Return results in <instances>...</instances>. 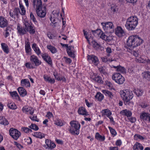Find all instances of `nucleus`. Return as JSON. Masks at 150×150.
Instances as JSON below:
<instances>
[{
  "label": "nucleus",
  "instance_id": "nucleus-1",
  "mask_svg": "<svg viewBox=\"0 0 150 150\" xmlns=\"http://www.w3.org/2000/svg\"><path fill=\"white\" fill-rule=\"evenodd\" d=\"M23 26H20L19 24L17 25L18 33L20 35H24L28 32L30 34H34L35 33V29L34 26L29 23L26 19H25L23 22Z\"/></svg>",
  "mask_w": 150,
  "mask_h": 150
},
{
  "label": "nucleus",
  "instance_id": "nucleus-2",
  "mask_svg": "<svg viewBox=\"0 0 150 150\" xmlns=\"http://www.w3.org/2000/svg\"><path fill=\"white\" fill-rule=\"evenodd\" d=\"M143 42V40L138 35H131L128 38L127 41L128 48L130 51L133 48L140 45Z\"/></svg>",
  "mask_w": 150,
  "mask_h": 150
},
{
  "label": "nucleus",
  "instance_id": "nucleus-3",
  "mask_svg": "<svg viewBox=\"0 0 150 150\" xmlns=\"http://www.w3.org/2000/svg\"><path fill=\"white\" fill-rule=\"evenodd\" d=\"M120 94L125 105H130L133 104V102L130 101L133 97V94L132 91L126 90L121 91H120Z\"/></svg>",
  "mask_w": 150,
  "mask_h": 150
},
{
  "label": "nucleus",
  "instance_id": "nucleus-4",
  "mask_svg": "<svg viewBox=\"0 0 150 150\" xmlns=\"http://www.w3.org/2000/svg\"><path fill=\"white\" fill-rule=\"evenodd\" d=\"M138 18L136 16L130 17L127 20L125 24V27L128 30H134L138 24Z\"/></svg>",
  "mask_w": 150,
  "mask_h": 150
},
{
  "label": "nucleus",
  "instance_id": "nucleus-5",
  "mask_svg": "<svg viewBox=\"0 0 150 150\" xmlns=\"http://www.w3.org/2000/svg\"><path fill=\"white\" fill-rule=\"evenodd\" d=\"M71 126L69 131L73 135H78L79 133L80 124L78 122L71 121L70 123Z\"/></svg>",
  "mask_w": 150,
  "mask_h": 150
},
{
  "label": "nucleus",
  "instance_id": "nucleus-6",
  "mask_svg": "<svg viewBox=\"0 0 150 150\" xmlns=\"http://www.w3.org/2000/svg\"><path fill=\"white\" fill-rule=\"evenodd\" d=\"M91 32L95 35H100V38L107 42H110L113 39L112 36L105 35V33L103 32L100 29L92 30Z\"/></svg>",
  "mask_w": 150,
  "mask_h": 150
},
{
  "label": "nucleus",
  "instance_id": "nucleus-7",
  "mask_svg": "<svg viewBox=\"0 0 150 150\" xmlns=\"http://www.w3.org/2000/svg\"><path fill=\"white\" fill-rule=\"evenodd\" d=\"M103 29L105 32L107 33H111L113 32L114 26L112 23L108 22L106 23H101Z\"/></svg>",
  "mask_w": 150,
  "mask_h": 150
},
{
  "label": "nucleus",
  "instance_id": "nucleus-8",
  "mask_svg": "<svg viewBox=\"0 0 150 150\" xmlns=\"http://www.w3.org/2000/svg\"><path fill=\"white\" fill-rule=\"evenodd\" d=\"M112 79L119 84L123 83L125 81L124 78L119 73H115L112 76Z\"/></svg>",
  "mask_w": 150,
  "mask_h": 150
},
{
  "label": "nucleus",
  "instance_id": "nucleus-9",
  "mask_svg": "<svg viewBox=\"0 0 150 150\" xmlns=\"http://www.w3.org/2000/svg\"><path fill=\"white\" fill-rule=\"evenodd\" d=\"M9 134L14 139L17 140L21 135V133L16 129L11 128L9 130Z\"/></svg>",
  "mask_w": 150,
  "mask_h": 150
},
{
  "label": "nucleus",
  "instance_id": "nucleus-10",
  "mask_svg": "<svg viewBox=\"0 0 150 150\" xmlns=\"http://www.w3.org/2000/svg\"><path fill=\"white\" fill-rule=\"evenodd\" d=\"M88 62L93 64L94 65L97 66L99 63V60L95 56L90 55H88Z\"/></svg>",
  "mask_w": 150,
  "mask_h": 150
},
{
  "label": "nucleus",
  "instance_id": "nucleus-11",
  "mask_svg": "<svg viewBox=\"0 0 150 150\" xmlns=\"http://www.w3.org/2000/svg\"><path fill=\"white\" fill-rule=\"evenodd\" d=\"M30 60L33 64L37 67L39 66L42 64L41 61L40 60L38 57L35 55H33L30 56Z\"/></svg>",
  "mask_w": 150,
  "mask_h": 150
},
{
  "label": "nucleus",
  "instance_id": "nucleus-12",
  "mask_svg": "<svg viewBox=\"0 0 150 150\" xmlns=\"http://www.w3.org/2000/svg\"><path fill=\"white\" fill-rule=\"evenodd\" d=\"M46 7L45 6H42L40 8L37 9L36 11L38 16L41 18H44L46 14Z\"/></svg>",
  "mask_w": 150,
  "mask_h": 150
},
{
  "label": "nucleus",
  "instance_id": "nucleus-13",
  "mask_svg": "<svg viewBox=\"0 0 150 150\" xmlns=\"http://www.w3.org/2000/svg\"><path fill=\"white\" fill-rule=\"evenodd\" d=\"M136 61L139 62L145 63L147 64H150V59L145 56H142L136 58Z\"/></svg>",
  "mask_w": 150,
  "mask_h": 150
},
{
  "label": "nucleus",
  "instance_id": "nucleus-14",
  "mask_svg": "<svg viewBox=\"0 0 150 150\" xmlns=\"http://www.w3.org/2000/svg\"><path fill=\"white\" fill-rule=\"evenodd\" d=\"M115 34L118 37H121L125 35V33L120 26H117L115 29Z\"/></svg>",
  "mask_w": 150,
  "mask_h": 150
},
{
  "label": "nucleus",
  "instance_id": "nucleus-15",
  "mask_svg": "<svg viewBox=\"0 0 150 150\" xmlns=\"http://www.w3.org/2000/svg\"><path fill=\"white\" fill-rule=\"evenodd\" d=\"M111 67L114 68L116 70V71L119 73H120L122 74H125L126 73L127 70L124 67L121 66L120 65L117 66L112 65Z\"/></svg>",
  "mask_w": 150,
  "mask_h": 150
},
{
  "label": "nucleus",
  "instance_id": "nucleus-16",
  "mask_svg": "<svg viewBox=\"0 0 150 150\" xmlns=\"http://www.w3.org/2000/svg\"><path fill=\"white\" fill-rule=\"evenodd\" d=\"M42 57L44 60L50 65H52V60L48 54L44 53L42 54Z\"/></svg>",
  "mask_w": 150,
  "mask_h": 150
},
{
  "label": "nucleus",
  "instance_id": "nucleus-17",
  "mask_svg": "<svg viewBox=\"0 0 150 150\" xmlns=\"http://www.w3.org/2000/svg\"><path fill=\"white\" fill-rule=\"evenodd\" d=\"M8 25V22L7 20L4 17L0 16V27L4 28L7 27Z\"/></svg>",
  "mask_w": 150,
  "mask_h": 150
},
{
  "label": "nucleus",
  "instance_id": "nucleus-18",
  "mask_svg": "<svg viewBox=\"0 0 150 150\" xmlns=\"http://www.w3.org/2000/svg\"><path fill=\"white\" fill-rule=\"evenodd\" d=\"M45 143L47 146V148L49 149L50 150H52L56 147V145L55 144L49 139L45 140Z\"/></svg>",
  "mask_w": 150,
  "mask_h": 150
},
{
  "label": "nucleus",
  "instance_id": "nucleus-19",
  "mask_svg": "<svg viewBox=\"0 0 150 150\" xmlns=\"http://www.w3.org/2000/svg\"><path fill=\"white\" fill-rule=\"evenodd\" d=\"M33 7L36 10L42 7L41 0H33Z\"/></svg>",
  "mask_w": 150,
  "mask_h": 150
},
{
  "label": "nucleus",
  "instance_id": "nucleus-20",
  "mask_svg": "<svg viewBox=\"0 0 150 150\" xmlns=\"http://www.w3.org/2000/svg\"><path fill=\"white\" fill-rule=\"evenodd\" d=\"M32 47L36 54L38 57H40V55H42V54L43 53H41L40 49L37 45L36 43H33L32 45Z\"/></svg>",
  "mask_w": 150,
  "mask_h": 150
},
{
  "label": "nucleus",
  "instance_id": "nucleus-21",
  "mask_svg": "<svg viewBox=\"0 0 150 150\" xmlns=\"http://www.w3.org/2000/svg\"><path fill=\"white\" fill-rule=\"evenodd\" d=\"M120 114L122 115L126 116L128 118L130 117L132 115V112L127 109L122 110L120 112Z\"/></svg>",
  "mask_w": 150,
  "mask_h": 150
},
{
  "label": "nucleus",
  "instance_id": "nucleus-22",
  "mask_svg": "<svg viewBox=\"0 0 150 150\" xmlns=\"http://www.w3.org/2000/svg\"><path fill=\"white\" fill-rule=\"evenodd\" d=\"M59 15H57V13H55L54 15H52L50 18V20L53 25H52L53 27H55L57 23V17Z\"/></svg>",
  "mask_w": 150,
  "mask_h": 150
},
{
  "label": "nucleus",
  "instance_id": "nucleus-23",
  "mask_svg": "<svg viewBox=\"0 0 150 150\" xmlns=\"http://www.w3.org/2000/svg\"><path fill=\"white\" fill-rule=\"evenodd\" d=\"M78 112L79 115L87 116L89 115L86 109L83 107H80L79 108Z\"/></svg>",
  "mask_w": 150,
  "mask_h": 150
},
{
  "label": "nucleus",
  "instance_id": "nucleus-24",
  "mask_svg": "<svg viewBox=\"0 0 150 150\" xmlns=\"http://www.w3.org/2000/svg\"><path fill=\"white\" fill-rule=\"evenodd\" d=\"M21 85L22 86L30 87V82L28 79H22L21 81Z\"/></svg>",
  "mask_w": 150,
  "mask_h": 150
},
{
  "label": "nucleus",
  "instance_id": "nucleus-25",
  "mask_svg": "<svg viewBox=\"0 0 150 150\" xmlns=\"http://www.w3.org/2000/svg\"><path fill=\"white\" fill-rule=\"evenodd\" d=\"M101 113L102 117L106 116L108 117L110 115H111L112 114L111 112L108 109L102 110Z\"/></svg>",
  "mask_w": 150,
  "mask_h": 150
},
{
  "label": "nucleus",
  "instance_id": "nucleus-26",
  "mask_svg": "<svg viewBox=\"0 0 150 150\" xmlns=\"http://www.w3.org/2000/svg\"><path fill=\"white\" fill-rule=\"evenodd\" d=\"M101 59L103 62L107 63H108L114 60V59L112 58V56H108L107 55L104 57H102Z\"/></svg>",
  "mask_w": 150,
  "mask_h": 150
},
{
  "label": "nucleus",
  "instance_id": "nucleus-27",
  "mask_svg": "<svg viewBox=\"0 0 150 150\" xmlns=\"http://www.w3.org/2000/svg\"><path fill=\"white\" fill-rule=\"evenodd\" d=\"M43 78L44 80L46 82H48L49 83H54L55 82L54 79L51 78L50 76H48V75L46 74L43 75Z\"/></svg>",
  "mask_w": 150,
  "mask_h": 150
},
{
  "label": "nucleus",
  "instance_id": "nucleus-28",
  "mask_svg": "<svg viewBox=\"0 0 150 150\" xmlns=\"http://www.w3.org/2000/svg\"><path fill=\"white\" fill-rule=\"evenodd\" d=\"M17 90L20 95L23 97L25 96L27 94L26 90L23 87H19Z\"/></svg>",
  "mask_w": 150,
  "mask_h": 150
},
{
  "label": "nucleus",
  "instance_id": "nucleus-29",
  "mask_svg": "<svg viewBox=\"0 0 150 150\" xmlns=\"http://www.w3.org/2000/svg\"><path fill=\"white\" fill-rule=\"evenodd\" d=\"M54 124L57 126L61 127L65 125V122L64 120L57 118L54 121Z\"/></svg>",
  "mask_w": 150,
  "mask_h": 150
},
{
  "label": "nucleus",
  "instance_id": "nucleus-30",
  "mask_svg": "<svg viewBox=\"0 0 150 150\" xmlns=\"http://www.w3.org/2000/svg\"><path fill=\"white\" fill-rule=\"evenodd\" d=\"M25 50L26 53L29 54L31 50L30 42L28 41V42L25 41Z\"/></svg>",
  "mask_w": 150,
  "mask_h": 150
},
{
  "label": "nucleus",
  "instance_id": "nucleus-31",
  "mask_svg": "<svg viewBox=\"0 0 150 150\" xmlns=\"http://www.w3.org/2000/svg\"><path fill=\"white\" fill-rule=\"evenodd\" d=\"M102 93H104L105 96H108L109 98L112 99L113 97V95L112 92L108 90L105 89L102 91Z\"/></svg>",
  "mask_w": 150,
  "mask_h": 150
},
{
  "label": "nucleus",
  "instance_id": "nucleus-32",
  "mask_svg": "<svg viewBox=\"0 0 150 150\" xmlns=\"http://www.w3.org/2000/svg\"><path fill=\"white\" fill-rule=\"evenodd\" d=\"M133 149L134 150H138L139 149H140V150H143L144 147L142 144L137 142L133 146Z\"/></svg>",
  "mask_w": 150,
  "mask_h": 150
},
{
  "label": "nucleus",
  "instance_id": "nucleus-33",
  "mask_svg": "<svg viewBox=\"0 0 150 150\" xmlns=\"http://www.w3.org/2000/svg\"><path fill=\"white\" fill-rule=\"evenodd\" d=\"M47 48L52 54L56 53L57 52V50L55 47L51 45H47Z\"/></svg>",
  "mask_w": 150,
  "mask_h": 150
},
{
  "label": "nucleus",
  "instance_id": "nucleus-34",
  "mask_svg": "<svg viewBox=\"0 0 150 150\" xmlns=\"http://www.w3.org/2000/svg\"><path fill=\"white\" fill-rule=\"evenodd\" d=\"M142 76L143 78H145L147 80L150 81V72L147 71L144 72L142 74Z\"/></svg>",
  "mask_w": 150,
  "mask_h": 150
},
{
  "label": "nucleus",
  "instance_id": "nucleus-35",
  "mask_svg": "<svg viewBox=\"0 0 150 150\" xmlns=\"http://www.w3.org/2000/svg\"><path fill=\"white\" fill-rule=\"evenodd\" d=\"M92 80L95 82L99 83H103V82L102 78L100 76L97 75H96L93 78Z\"/></svg>",
  "mask_w": 150,
  "mask_h": 150
},
{
  "label": "nucleus",
  "instance_id": "nucleus-36",
  "mask_svg": "<svg viewBox=\"0 0 150 150\" xmlns=\"http://www.w3.org/2000/svg\"><path fill=\"white\" fill-rule=\"evenodd\" d=\"M150 115L149 113H142L140 116V118L143 120H148Z\"/></svg>",
  "mask_w": 150,
  "mask_h": 150
},
{
  "label": "nucleus",
  "instance_id": "nucleus-37",
  "mask_svg": "<svg viewBox=\"0 0 150 150\" xmlns=\"http://www.w3.org/2000/svg\"><path fill=\"white\" fill-rule=\"evenodd\" d=\"M1 48L4 52L6 54H8L9 52L8 47L5 43H2L1 44Z\"/></svg>",
  "mask_w": 150,
  "mask_h": 150
},
{
  "label": "nucleus",
  "instance_id": "nucleus-38",
  "mask_svg": "<svg viewBox=\"0 0 150 150\" xmlns=\"http://www.w3.org/2000/svg\"><path fill=\"white\" fill-rule=\"evenodd\" d=\"M9 93L11 96L13 98L18 100L19 101L21 100V99L19 97L16 91L10 92Z\"/></svg>",
  "mask_w": 150,
  "mask_h": 150
},
{
  "label": "nucleus",
  "instance_id": "nucleus-39",
  "mask_svg": "<svg viewBox=\"0 0 150 150\" xmlns=\"http://www.w3.org/2000/svg\"><path fill=\"white\" fill-rule=\"evenodd\" d=\"M0 124L4 125H8L9 123L8 120L4 116L0 117Z\"/></svg>",
  "mask_w": 150,
  "mask_h": 150
},
{
  "label": "nucleus",
  "instance_id": "nucleus-40",
  "mask_svg": "<svg viewBox=\"0 0 150 150\" xmlns=\"http://www.w3.org/2000/svg\"><path fill=\"white\" fill-rule=\"evenodd\" d=\"M33 135L35 137L40 139H42L45 136V134L41 132H34Z\"/></svg>",
  "mask_w": 150,
  "mask_h": 150
},
{
  "label": "nucleus",
  "instance_id": "nucleus-41",
  "mask_svg": "<svg viewBox=\"0 0 150 150\" xmlns=\"http://www.w3.org/2000/svg\"><path fill=\"white\" fill-rule=\"evenodd\" d=\"M133 91L134 93L138 97L141 96L143 93V91L141 89H135Z\"/></svg>",
  "mask_w": 150,
  "mask_h": 150
},
{
  "label": "nucleus",
  "instance_id": "nucleus-42",
  "mask_svg": "<svg viewBox=\"0 0 150 150\" xmlns=\"http://www.w3.org/2000/svg\"><path fill=\"white\" fill-rule=\"evenodd\" d=\"M95 98L99 101H101L104 98V96L100 92H98L95 96Z\"/></svg>",
  "mask_w": 150,
  "mask_h": 150
},
{
  "label": "nucleus",
  "instance_id": "nucleus-43",
  "mask_svg": "<svg viewBox=\"0 0 150 150\" xmlns=\"http://www.w3.org/2000/svg\"><path fill=\"white\" fill-rule=\"evenodd\" d=\"M95 137L96 139L100 141H104L105 139V136L101 135L98 132L96 133Z\"/></svg>",
  "mask_w": 150,
  "mask_h": 150
},
{
  "label": "nucleus",
  "instance_id": "nucleus-44",
  "mask_svg": "<svg viewBox=\"0 0 150 150\" xmlns=\"http://www.w3.org/2000/svg\"><path fill=\"white\" fill-rule=\"evenodd\" d=\"M11 28L10 27H6L5 29L6 33L4 34V36L5 38H6L8 36L10 35V33H11Z\"/></svg>",
  "mask_w": 150,
  "mask_h": 150
},
{
  "label": "nucleus",
  "instance_id": "nucleus-45",
  "mask_svg": "<svg viewBox=\"0 0 150 150\" xmlns=\"http://www.w3.org/2000/svg\"><path fill=\"white\" fill-rule=\"evenodd\" d=\"M8 107L12 110H15L17 108V107L14 103H8L7 105Z\"/></svg>",
  "mask_w": 150,
  "mask_h": 150
},
{
  "label": "nucleus",
  "instance_id": "nucleus-46",
  "mask_svg": "<svg viewBox=\"0 0 150 150\" xmlns=\"http://www.w3.org/2000/svg\"><path fill=\"white\" fill-rule=\"evenodd\" d=\"M20 7L21 10V12H20V13L22 15H24L25 14V11L24 6H23L22 4H21L19 3Z\"/></svg>",
  "mask_w": 150,
  "mask_h": 150
},
{
  "label": "nucleus",
  "instance_id": "nucleus-47",
  "mask_svg": "<svg viewBox=\"0 0 150 150\" xmlns=\"http://www.w3.org/2000/svg\"><path fill=\"white\" fill-rule=\"evenodd\" d=\"M134 139L135 140H137L138 139H140L141 140H144V138L142 136L139 134H136L134 136Z\"/></svg>",
  "mask_w": 150,
  "mask_h": 150
},
{
  "label": "nucleus",
  "instance_id": "nucleus-48",
  "mask_svg": "<svg viewBox=\"0 0 150 150\" xmlns=\"http://www.w3.org/2000/svg\"><path fill=\"white\" fill-rule=\"evenodd\" d=\"M111 134L113 137L117 135V132L115 129L110 126L108 127Z\"/></svg>",
  "mask_w": 150,
  "mask_h": 150
},
{
  "label": "nucleus",
  "instance_id": "nucleus-49",
  "mask_svg": "<svg viewBox=\"0 0 150 150\" xmlns=\"http://www.w3.org/2000/svg\"><path fill=\"white\" fill-rule=\"evenodd\" d=\"M30 16L31 20L35 24H36L37 23V21L33 13H31Z\"/></svg>",
  "mask_w": 150,
  "mask_h": 150
},
{
  "label": "nucleus",
  "instance_id": "nucleus-50",
  "mask_svg": "<svg viewBox=\"0 0 150 150\" xmlns=\"http://www.w3.org/2000/svg\"><path fill=\"white\" fill-rule=\"evenodd\" d=\"M106 55L107 56L110 57L112 56V50L111 48L109 47H107L106 48Z\"/></svg>",
  "mask_w": 150,
  "mask_h": 150
},
{
  "label": "nucleus",
  "instance_id": "nucleus-51",
  "mask_svg": "<svg viewBox=\"0 0 150 150\" xmlns=\"http://www.w3.org/2000/svg\"><path fill=\"white\" fill-rule=\"evenodd\" d=\"M67 52L68 55L70 57L74 58L75 57V54L74 53L71 51L70 49H67Z\"/></svg>",
  "mask_w": 150,
  "mask_h": 150
},
{
  "label": "nucleus",
  "instance_id": "nucleus-52",
  "mask_svg": "<svg viewBox=\"0 0 150 150\" xmlns=\"http://www.w3.org/2000/svg\"><path fill=\"white\" fill-rule=\"evenodd\" d=\"M29 127L30 129L36 131L37 130L39 129L38 127L34 124H32Z\"/></svg>",
  "mask_w": 150,
  "mask_h": 150
},
{
  "label": "nucleus",
  "instance_id": "nucleus-53",
  "mask_svg": "<svg viewBox=\"0 0 150 150\" xmlns=\"http://www.w3.org/2000/svg\"><path fill=\"white\" fill-rule=\"evenodd\" d=\"M22 130L23 131L26 133L31 132H32V130L31 129L28 127H23L22 128Z\"/></svg>",
  "mask_w": 150,
  "mask_h": 150
},
{
  "label": "nucleus",
  "instance_id": "nucleus-54",
  "mask_svg": "<svg viewBox=\"0 0 150 150\" xmlns=\"http://www.w3.org/2000/svg\"><path fill=\"white\" fill-rule=\"evenodd\" d=\"M98 70L102 74L104 75L106 74V71L105 68L103 67H101L98 69Z\"/></svg>",
  "mask_w": 150,
  "mask_h": 150
},
{
  "label": "nucleus",
  "instance_id": "nucleus-55",
  "mask_svg": "<svg viewBox=\"0 0 150 150\" xmlns=\"http://www.w3.org/2000/svg\"><path fill=\"white\" fill-rule=\"evenodd\" d=\"M25 66L27 68L30 69H33L34 67L32 66L31 64L29 62H26L25 63Z\"/></svg>",
  "mask_w": 150,
  "mask_h": 150
},
{
  "label": "nucleus",
  "instance_id": "nucleus-56",
  "mask_svg": "<svg viewBox=\"0 0 150 150\" xmlns=\"http://www.w3.org/2000/svg\"><path fill=\"white\" fill-rule=\"evenodd\" d=\"M13 12L15 16L16 15V16H18L19 12L20 13V9L18 8H15L14 9Z\"/></svg>",
  "mask_w": 150,
  "mask_h": 150
},
{
  "label": "nucleus",
  "instance_id": "nucleus-57",
  "mask_svg": "<svg viewBox=\"0 0 150 150\" xmlns=\"http://www.w3.org/2000/svg\"><path fill=\"white\" fill-rule=\"evenodd\" d=\"M127 2H128L129 3H130L133 4V5H134L136 3L137 0H125Z\"/></svg>",
  "mask_w": 150,
  "mask_h": 150
},
{
  "label": "nucleus",
  "instance_id": "nucleus-58",
  "mask_svg": "<svg viewBox=\"0 0 150 150\" xmlns=\"http://www.w3.org/2000/svg\"><path fill=\"white\" fill-rule=\"evenodd\" d=\"M128 119L132 123L135 122L136 121V119L134 117L131 116L130 117H128Z\"/></svg>",
  "mask_w": 150,
  "mask_h": 150
},
{
  "label": "nucleus",
  "instance_id": "nucleus-59",
  "mask_svg": "<svg viewBox=\"0 0 150 150\" xmlns=\"http://www.w3.org/2000/svg\"><path fill=\"white\" fill-rule=\"evenodd\" d=\"M64 58L65 59V62L66 63L70 64L71 63V60L70 58L65 57H64Z\"/></svg>",
  "mask_w": 150,
  "mask_h": 150
},
{
  "label": "nucleus",
  "instance_id": "nucleus-60",
  "mask_svg": "<svg viewBox=\"0 0 150 150\" xmlns=\"http://www.w3.org/2000/svg\"><path fill=\"white\" fill-rule=\"evenodd\" d=\"M29 117L32 120L35 121L37 122L39 121V119H37V116L33 115V117L30 116Z\"/></svg>",
  "mask_w": 150,
  "mask_h": 150
},
{
  "label": "nucleus",
  "instance_id": "nucleus-61",
  "mask_svg": "<svg viewBox=\"0 0 150 150\" xmlns=\"http://www.w3.org/2000/svg\"><path fill=\"white\" fill-rule=\"evenodd\" d=\"M22 110L23 112L27 114V112H28V111L30 110V109H29V107L26 108L25 107H23L22 108Z\"/></svg>",
  "mask_w": 150,
  "mask_h": 150
},
{
  "label": "nucleus",
  "instance_id": "nucleus-62",
  "mask_svg": "<svg viewBox=\"0 0 150 150\" xmlns=\"http://www.w3.org/2000/svg\"><path fill=\"white\" fill-rule=\"evenodd\" d=\"M25 140L27 142V144H31L32 143V139L30 137L25 139Z\"/></svg>",
  "mask_w": 150,
  "mask_h": 150
},
{
  "label": "nucleus",
  "instance_id": "nucleus-63",
  "mask_svg": "<svg viewBox=\"0 0 150 150\" xmlns=\"http://www.w3.org/2000/svg\"><path fill=\"white\" fill-rule=\"evenodd\" d=\"M83 33L84 35L85 36V38L87 39V41L89 43H90L89 40V38H88V33L86 31H85L84 30H83Z\"/></svg>",
  "mask_w": 150,
  "mask_h": 150
},
{
  "label": "nucleus",
  "instance_id": "nucleus-64",
  "mask_svg": "<svg viewBox=\"0 0 150 150\" xmlns=\"http://www.w3.org/2000/svg\"><path fill=\"white\" fill-rule=\"evenodd\" d=\"M14 144L16 146V147L19 149H21L23 147L22 145L16 142H14Z\"/></svg>",
  "mask_w": 150,
  "mask_h": 150
}]
</instances>
